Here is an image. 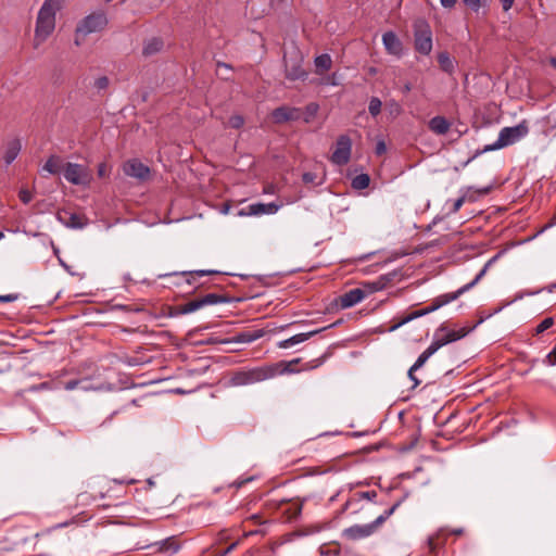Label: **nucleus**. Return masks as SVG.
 I'll return each mask as SVG.
<instances>
[{"mask_svg":"<svg viewBox=\"0 0 556 556\" xmlns=\"http://www.w3.org/2000/svg\"><path fill=\"white\" fill-rule=\"evenodd\" d=\"M415 371L413 370V366L408 369L407 376L413 381V389L420 384V380L415 376Z\"/></svg>","mask_w":556,"mask_h":556,"instance_id":"44","label":"nucleus"},{"mask_svg":"<svg viewBox=\"0 0 556 556\" xmlns=\"http://www.w3.org/2000/svg\"><path fill=\"white\" fill-rule=\"evenodd\" d=\"M399 503L387 509L382 515L378 516L372 522L367 525H354L343 531V535L349 540H361L370 536L395 511Z\"/></svg>","mask_w":556,"mask_h":556,"instance_id":"5","label":"nucleus"},{"mask_svg":"<svg viewBox=\"0 0 556 556\" xmlns=\"http://www.w3.org/2000/svg\"><path fill=\"white\" fill-rule=\"evenodd\" d=\"M219 274L217 270H192V271H181L180 275L186 276L187 283L193 285L195 282V277H202L205 275H216Z\"/></svg>","mask_w":556,"mask_h":556,"instance_id":"29","label":"nucleus"},{"mask_svg":"<svg viewBox=\"0 0 556 556\" xmlns=\"http://www.w3.org/2000/svg\"><path fill=\"white\" fill-rule=\"evenodd\" d=\"M244 124V118L241 115H232L228 119V126L235 129H239Z\"/></svg>","mask_w":556,"mask_h":556,"instance_id":"36","label":"nucleus"},{"mask_svg":"<svg viewBox=\"0 0 556 556\" xmlns=\"http://www.w3.org/2000/svg\"><path fill=\"white\" fill-rule=\"evenodd\" d=\"M457 0H440V3L445 9H452L455 7Z\"/></svg>","mask_w":556,"mask_h":556,"instance_id":"49","label":"nucleus"},{"mask_svg":"<svg viewBox=\"0 0 556 556\" xmlns=\"http://www.w3.org/2000/svg\"><path fill=\"white\" fill-rule=\"evenodd\" d=\"M429 129L435 135H445L451 127V123L443 116H434L428 123Z\"/></svg>","mask_w":556,"mask_h":556,"instance_id":"21","label":"nucleus"},{"mask_svg":"<svg viewBox=\"0 0 556 556\" xmlns=\"http://www.w3.org/2000/svg\"><path fill=\"white\" fill-rule=\"evenodd\" d=\"M4 237L3 232H0V240Z\"/></svg>","mask_w":556,"mask_h":556,"instance_id":"62","label":"nucleus"},{"mask_svg":"<svg viewBox=\"0 0 556 556\" xmlns=\"http://www.w3.org/2000/svg\"><path fill=\"white\" fill-rule=\"evenodd\" d=\"M62 0H46L37 15L35 28V47L40 46L55 28V15L62 8Z\"/></svg>","mask_w":556,"mask_h":556,"instance_id":"3","label":"nucleus"},{"mask_svg":"<svg viewBox=\"0 0 556 556\" xmlns=\"http://www.w3.org/2000/svg\"><path fill=\"white\" fill-rule=\"evenodd\" d=\"M464 4L473 12H479L480 9L486 7L490 0H463Z\"/></svg>","mask_w":556,"mask_h":556,"instance_id":"32","label":"nucleus"},{"mask_svg":"<svg viewBox=\"0 0 556 556\" xmlns=\"http://www.w3.org/2000/svg\"><path fill=\"white\" fill-rule=\"evenodd\" d=\"M500 1L502 2L503 10L508 11L513 7L515 0H500Z\"/></svg>","mask_w":556,"mask_h":556,"instance_id":"50","label":"nucleus"},{"mask_svg":"<svg viewBox=\"0 0 556 556\" xmlns=\"http://www.w3.org/2000/svg\"><path fill=\"white\" fill-rule=\"evenodd\" d=\"M106 24L108 18L103 12H94L84 17L75 30V45L80 46L88 35L102 30Z\"/></svg>","mask_w":556,"mask_h":556,"instance_id":"6","label":"nucleus"},{"mask_svg":"<svg viewBox=\"0 0 556 556\" xmlns=\"http://www.w3.org/2000/svg\"><path fill=\"white\" fill-rule=\"evenodd\" d=\"M316 73L321 74L328 70H330L332 65L331 56L327 53L320 54L314 60Z\"/></svg>","mask_w":556,"mask_h":556,"instance_id":"27","label":"nucleus"},{"mask_svg":"<svg viewBox=\"0 0 556 556\" xmlns=\"http://www.w3.org/2000/svg\"><path fill=\"white\" fill-rule=\"evenodd\" d=\"M274 123L283 124L287 122L298 121L302 117V111L299 108L287 105L279 106L271 112Z\"/></svg>","mask_w":556,"mask_h":556,"instance_id":"13","label":"nucleus"},{"mask_svg":"<svg viewBox=\"0 0 556 556\" xmlns=\"http://www.w3.org/2000/svg\"><path fill=\"white\" fill-rule=\"evenodd\" d=\"M351 505V502H346L345 508H348Z\"/></svg>","mask_w":556,"mask_h":556,"instance_id":"61","label":"nucleus"},{"mask_svg":"<svg viewBox=\"0 0 556 556\" xmlns=\"http://www.w3.org/2000/svg\"><path fill=\"white\" fill-rule=\"evenodd\" d=\"M264 192L266 193H273L274 192V187L270 185V186H267L265 189H264Z\"/></svg>","mask_w":556,"mask_h":556,"instance_id":"55","label":"nucleus"},{"mask_svg":"<svg viewBox=\"0 0 556 556\" xmlns=\"http://www.w3.org/2000/svg\"><path fill=\"white\" fill-rule=\"evenodd\" d=\"M382 42L388 53L396 56H400L402 54L403 46L399 37L395 35V33H384L382 36Z\"/></svg>","mask_w":556,"mask_h":556,"instance_id":"18","label":"nucleus"},{"mask_svg":"<svg viewBox=\"0 0 556 556\" xmlns=\"http://www.w3.org/2000/svg\"><path fill=\"white\" fill-rule=\"evenodd\" d=\"M285 72L286 77L290 80L305 79L307 72L303 68V56L298 50L285 53Z\"/></svg>","mask_w":556,"mask_h":556,"instance_id":"8","label":"nucleus"},{"mask_svg":"<svg viewBox=\"0 0 556 556\" xmlns=\"http://www.w3.org/2000/svg\"><path fill=\"white\" fill-rule=\"evenodd\" d=\"M438 343L431 342V344L418 356L417 361L413 365V370L421 368L426 362L438 351Z\"/></svg>","mask_w":556,"mask_h":556,"instance_id":"24","label":"nucleus"},{"mask_svg":"<svg viewBox=\"0 0 556 556\" xmlns=\"http://www.w3.org/2000/svg\"><path fill=\"white\" fill-rule=\"evenodd\" d=\"M370 178L367 174H359L352 180V187L356 190H363L369 186Z\"/></svg>","mask_w":556,"mask_h":556,"instance_id":"30","label":"nucleus"},{"mask_svg":"<svg viewBox=\"0 0 556 556\" xmlns=\"http://www.w3.org/2000/svg\"><path fill=\"white\" fill-rule=\"evenodd\" d=\"M108 175V166L105 163H101L98 166V176L99 177H105Z\"/></svg>","mask_w":556,"mask_h":556,"instance_id":"47","label":"nucleus"},{"mask_svg":"<svg viewBox=\"0 0 556 556\" xmlns=\"http://www.w3.org/2000/svg\"><path fill=\"white\" fill-rule=\"evenodd\" d=\"M65 164L61 156L59 155H51L47 162L45 163L42 169L48 172L49 174L55 175L64 172Z\"/></svg>","mask_w":556,"mask_h":556,"instance_id":"23","label":"nucleus"},{"mask_svg":"<svg viewBox=\"0 0 556 556\" xmlns=\"http://www.w3.org/2000/svg\"><path fill=\"white\" fill-rule=\"evenodd\" d=\"M491 263H492V260H490L483 266V268L479 271V274L476 276V278L471 282L463 286L462 288H459L455 292H450V293H445V294L437 296L435 299L432 300V302H431V304L429 306H427L426 308H422V309H418V311L412 312L410 314H408L407 316L402 318L400 321H397L396 324L392 325L389 328V331H394L397 328H400L401 326L409 323L410 320L416 319V318L421 317V316H425L427 314H430V313L439 309L440 307H442V306H444V305H446V304L457 300L462 294H464L465 292H467L468 290L473 288L481 280V278L485 275V273H486V270H488V268H489Z\"/></svg>","mask_w":556,"mask_h":556,"instance_id":"2","label":"nucleus"},{"mask_svg":"<svg viewBox=\"0 0 556 556\" xmlns=\"http://www.w3.org/2000/svg\"><path fill=\"white\" fill-rule=\"evenodd\" d=\"M22 144L18 139H13L8 142L3 155V160L7 165H10L18 155L21 152Z\"/></svg>","mask_w":556,"mask_h":556,"instance_id":"22","label":"nucleus"},{"mask_svg":"<svg viewBox=\"0 0 556 556\" xmlns=\"http://www.w3.org/2000/svg\"><path fill=\"white\" fill-rule=\"evenodd\" d=\"M384 152H386V144H384V142H383V141H379V142L377 143V147H376V153H377V154H382V153H384Z\"/></svg>","mask_w":556,"mask_h":556,"instance_id":"51","label":"nucleus"},{"mask_svg":"<svg viewBox=\"0 0 556 556\" xmlns=\"http://www.w3.org/2000/svg\"><path fill=\"white\" fill-rule=\"evenodd\" d=\"M163 48V41L160 38H151L147 40L143 45L142 53L146 56L153 55L157 52H160Z\"/></svg>","mask_w":556,"mask_h":556,"instance_id":"25","label":"nucleus"},{"mask_svg":"<svg viewBox=\"0 0 556 556\" xmlns=\"http://www.w3.org/2000/svg\"><path fill=\"white\" fill-rule=\"evenodd\" d=\"M47 387V383H41L38 387H36L37 390L45 389Z\"/></svg>","mask_w":556,"mask_h":556,"instance_id":"58","label":"nucleus"},{"mask_svg":"<svg viewBox=\"0 0 556 556\" xmlns=\"http://www.w3.org/2000/svg\"><path fill=\"white\" fill-rule=\"evenodd\" d=\"M302 179L305 184L320 185L321 181H316L317 176L314 173H304Z\"/></svg>","mask_w":556,"mask_h":556,"instance_id":"40","label":"nucleus"},{"mask_svg":"<svg viewBox=\"0 0 556 556\" xmlns=\"http://www.w3.org/2000/svg\"><path fill=\"white\" fill-rule=\"evenodd\" d=\"M489 190H490V188H484V189H482L480 192H481L482 194H486V193L489 192Z\"/></svg>","mask_w":556,"mask_h":556,"instance_id":"59","label":"nucleus"},{"mask_svg":"<svg viewBox=\"0 0 556 556\" xmlns=\"http://www.w3.org/2000/svg\"><path fill=\"white\" fill-rule=\"evenodd\" d=\"M83 383H85V380H78V379L70 380L64 384V389L67 391H72V390L77 389Z\"/></svg>","mask_w":556,"mask_h":556,"instance_id":"42","label":"nucleus"},{"mask_svg":"<svg viewBox=\"0 0 556 556\" xmlns=\"http://www.w3.org/2000/svg\"><path fill=\"white\" fill-rule=\"evenodd\" d=\"M318 110H319V106L317 103L312 102V103L307 104L304 113L302 114L303 121L306 124L311 123L317 115Z\"/></svg>","mask_w":556,"mask_h":556,"instance_id":"31","label":"nucleus"},{"mask_svg":"<svg viewBox=\"0 0 556 556\" xmlns=\"http://www.w3.org/2000/svg\"><path fill=\"white\" fill-rule=\"evenodd\" d=\"M336 324H332V325H329L327 327H324V328H320V329H316V330H312V331H308V332H304V333H298L289 339H286V340H282L278 343V348L280 349H289L295 344H299V343H302L306 340H308L309 338L314 337L315 334L317 333H320L321 331L328 329V328H331L333 327Z\"/></svg>","mask_w":556,"mask_h":556,"instance_id":"17","label":"nucleus"},{"mask_svg":"<svg viewBox=\"0 0 556 556\" xmlns=\"http://www.w3.org/2000/svg\"><path fill=\"white\" fill-rule=\"evenodd\" d=\"M351 150L352 141L350 137L341 135L337 140L336 149L331 154L330 161L339 166L348 164L351 157Z\"/></svg>","mask_w":556,"mask_h":556,"instance_id":"10","label":"nucleus"},{"mask_svg":"<svg viewBox=\"0 0 556 556\" xmlns=\"http://www.w3.org/2000/svg\"><path fill=\"white\" fill-rule=\"evenodd\" d=\"M81 389L85 391L89 390V388L87 386H81Z\"/></svg>","mask_w":556,"mask_h":556,"instance_id":"60","label":"nucleus"},{"mask_svg":"<svg viewBox=\"0 0 556 556\" xmlns=\"http://www.w3.org/2000/svg\"><path fill=\"white\" fill-rule=\"evenodd\" d=\"M445 330V327L442 326L438 329V331L434 334V340L432 342L439 344L438 350L448 343H452L464 338L469 332V330H467L466 328H462L459 330H448L444 336H440V333L444 332Z\"/></svg>","mask_w":556,"mask_h":556,"instance_id":"14","label":"nucleus"},{"mask_svg":"<svg viewBox=\"0 0 556 556\" xmlns=\"http://www.w3.org/2000/svg\"><path fill=\"white\" fill-rule=\"evenodd\" d=\"M225 302H227V299L225 296L216 293H208L200 299L192 300L184 305L178 306L177 313L182 315L190 314L204 306L215 305Z\"/></svg>","mask_w":556,"mask_h":556,"instance_id":"9","label":"nucleus"},{"mask_svg":"<svg viewBox=\"0 0 556 556\" xmlns=\"http://www.w3.org/2000/svg\"><path fill=\"white\" fill-rule=\"evenodd\" d=\"M159 551L166 553L168 555H173L179 549V544L177 543L174 536L167 538L159 543Z\"/></svg>","mask_w":556,"mask_h":556,"instance_id":"28","label":"nucleus"},{"mask_svg":"<svg viewBox=\"0 0 556 556\" xmlns=\"http://www.w3.org/2000/svg\"><path fill=\"white\" fill-rule=\"evenodd\" d=\"M299 362L300 359H293L289 363L282 362L275 365L240 369L231 375L230 384L233 387H243L271 379L278 374L294 372L295 369H293L292 366Z\"/></svg>","mask_w":556,"mask_h":556,"instance_id":"1","label":"nucleus"},{"mask_svg":"<svg viewBox=\"0 0 556 556\" xmlns=\"http://www.w3.org/2000/svg\"><path fill=\"white\" fill-rule=\"evenodd\" d=\"M123 170L126 176L146 180L150 176V168L137 159L128 160L123 165Z\"/></svg>","mask_w":556,"mask_h":556,"instance_id":"12","label":"nucleus"},{"mask_svg":"<svg viewBox=\"0 0 556 556\" xmlns=\"http://www.w3.org/2000/svg\"><path fill=\"white\" fill-rule=\"evenodd\" d=\"M441 531L442 530H440L435 535H432L428 539V546L430 553H434L435 548L440 545Z\"/></svg>","mask_w":556,"mask_h":556,"instance_id":"37","label":"nucleus"},{"mask_svg":"<svg viewBox=\"0 0 556 556\" xmlns=\"http://www.w3.org/2000/svg\"><path fill=\"white\" fill-rule=\"evenodd\" d=\"M366 290L363 288H355L340 296V306L349 308L362 302L366 298Z\"/></svg>","mask_w":556,"mask_h":556,"instance_id":"16","label":"nucleus"},{"mask_svg":"<svg viewBox=\"0 0 556 556\" xmlns=\"http://www.w3.org/2000/svg\"><path fill=\"white\" fill-rule=\"evenodd\" d=\"M551 64L554 68H556V58L551 59Z\"/></svg>","mask_w":556,"mask_h":556,"instance_id":"56","label":"nucleus"},{"mask_svg":"<svg viewBox=\"0 0 556 556\" xmlns=\"http://www.w3.org/2000/svg\"><path fill=\"white\" fill-rule=\"evenodd\" d=\"M438 63L443 72L447 74L454 73L455 63L447 52H440L438 54Z\"/></svg>","mask_w":556,"mask_h":556,"instance_id":"26","label":"nucleus"},{"mask_svg":"<svg viewBox=\"0 0 556 556\" xmlns=\"http://www.w3.org/2000/svg\"><path fill=\"white\" fill-rule=\"evenodd\" d=\"M60 218L67 227L74 229H81L88 224V218L86 216L70 212H64L63 215H60Z\"/></svg>","mask_w":556,"mask_h":556,"instance_id":"19","label":"nucleus"},{"mask_svg":"<svg viewBox=\"0 0 556 556\" xmlns=\"http://www.w3.org/2000/svg\"><path fill=\"white\" fill-rule=\"evenodd\" d=\"M415 49L417 52L428 55L432 51V30L425 18L414 22Z\"/></svg>","mask_w":556,"mask_h":556,"instance_id":"7","label":"nucleus"},{"mask_svg":"<svg viewBox=\"0 0 556 556\" xmlns=\"http://www.w3.org/2000/svg\"><path fill=\"white\" fill-rule=\"evenodd\" d=\"M545 363L551 366L556 365V346L546 355Z\"/></svg>","mask_w":556,"mask_h":556,"instance_id":"43","label":"nucleus"},{"mask_svg":"<svg viewBox=\"0 0 556 556\" xmlns=\"http://www.w3.org/2000/svg\"><path fill=\"white\" fill-rule=\"evenodd\" d=\"M282 206V204H278V203H275V202H271V203H253L251 205L248 206V211L244 212L243 210H241L239 212V215H249V216H252V215H263V214H275L279 211V208Z\"/></svg>","mask_w":556,"mask_h":556,"instance_id":"15","label":"nucleus"},{"mask_svg":"<svg viewBox=\"0 0 556 556\" xmlns=\"http://www.w3.org/2000/svg\"><path fill=\"white\" fill-rule=\"evenodd\" d=\"M319 84L321 85H332V86H336L337 85V81H336V74L331 75V76H328L326 78H323Z\"/></svg>","mask_w":556,"mask_h":556,"instance_id":"46","label":"nucleus"},{"mask_svg":"<svg viewBox=\"0 0 556 556\" xmlns=\"http://www.w3.org/2000/svg\"><path fill=\"white\" fill-rule=\"evenodd\" d=\"M264 336V331L258 329L254 331H243L231 339L227 340V343H251Z\"/></svg>","mask_w":556,"mask_h":556,"instance_id":"20","label":"nucleus"},{"mask_svg":"<svg viewBox=\"0 0 556 556\" xmlns=\"http://www.w3.org/2000/svg\"><path fill=\"white\" fill-rule=\"evenodd\" d=\"M529 132V127L526 121H522L516 126L504 127L498 134L497 140L484 147L483 152L494 151L511 146L526 137Z\"/></svg>","mask_w":556,"mask_h":556,"instance_id":"4","label":"nucleus"},{"mask_svg":"<svg viewBox=\"0 0 556 556\" xmlns=\"http://www.w3.org/2000/svg\"><path fill=\"white\" fill-rule=\"evenodd\" d=\"M466 200H467L466 194H463V195H462V197H459L457 200H455V201L453 202V205H452V208H451V211H450V214H455V213H457V212L460 210V207L463 206V204L466 202Z\"/></svg>","mask_w":556,"mask_h":556,"instance_id":"38","label":"nucleus"},{"mask_svg":"<svg viewBox=\"0 0 556 556\" xmlns=\"http://www.w3.org/2000/svg\"><path fill=\"white\" fill-rule=\"evenodd\" d=\"M381 100L377 97H372L369 101L368 111L372 116H377L381 112Z\"/></svg>","mask_w":556,"mask_h":556,"instance_id":"33","label":"nucleus"},{"mask_svg":"<svg viewBox=\"0 0 556 556\" xmlns=\"http://www.w3.org/2000/svg\"><path fill=\"white\" fill-rule=\"evenodd\" d=\"M412 90V84L410 83H406L404 86H403V92L404 93H408L410 92Z\"/></svg>","mask_w":556,"mask_h":556,"instance_id":"54","label":"nucleus"},{"mask_svg":"<svg viewBox=\"0 0 556 556\" xmlns=\"http://www.w3.org/2000/svg\"><path fill=\"white\" fill-rule=\"evenodd\" d=\"M554 325V319L552 317L544 318L534 330L535 334L543 333L545 330L549 329Z\"/></svg>","mask_w":556,"mask_h":556,"instance_id":"34","label":"nucleus"},{"mask_svg":"<svg viewBox=\"0 0 556 556\" xmlns=\"http://www.w3.org/2000/svg\"><path fill=\"white\" fill-rule=\"evenodd\" d=\"M64 178L73 185H87L90 181V174L86 166L76 163H66Z\"/></svg>","mask_w":556,"mask_h":556,"instance_id":"11","label":"nucleus"},{"mask_svg":"<svg viewBox=\"0 0 556 556\" xmlns=\"http://www.w3.org/2000/svg\"><path fill=\"white\" fill-rule=\"evenodd\" d=\"M236 545H237V543L230 544L219 556L227 555L228 553H230L236 547Z\"/></svg>","mask_w":556,"mask_h":556,"instance_id":"52","label":"nucleus"},{"mask_svg":"<svg viewBox=\"0 0 556 556\" xmlns=\"http://www.w3.org/2000/svg\"><path fill=\"white\" fill-rule=\"evenodd\" d=\"M18 197H20V200L25 204L29 203L33 199L31 192L27 189H21Z\"/></svg>","mask_w":556,"mask_h":556,"instance_id":"41","label":"nucleus"},{"mask_svg":"<svg viewBox=\"0 0 556 556\" xmlns=\"http://www.w3.org/2000/svg\"><path fill=\"white\" fill-rule=\"evenodd\" d=\"M451 533L454 534V535H462L464 533V529L463 528H456V529L451 530Z\"/></svg>","mask_w":556,"mask_h":556,"instance_id":"53","label":"nucleus"},{"mask_svg":"<svg viewBox=\"0 0 556 556\" xmlns=\"http://www.w3.org/2000/svg\"><path fill=\"white\" fill-rule=\"evenodd\" d=\"M17 299V295L16 294H5V295H0V302L2 303H9V302H13Z\"/></svg>","mask_w":556,"mask_h":556,"instance_id":"48","label":"nucleus"},{"mask_svg":"<svg viewBox=\"0 0 556 556\" xmlns=\"http://www.w3.org/2000/svg\"><path fill=\"white\" fill-rule=\"evenodd\" d=\"M356 495L359 496V498H366V500L370 501L374 497H376L377 494L375 491H366V492H359Z\"/></svg>","mask_w":556,"mask_h":556,"instance_id":"45","label":"nucleus"},{"mask_svg":"<svg viewBox=\"0 0 556 556\" xmlns=\"http://www.w3.org/2000/svg\"><path fill=\"white\" fill-rule=\"evenodd\" d=\"M556 224V215L553 217V219L551 220V223L548 224V226H553Z\"/></svg>","mask_w":556,"mask_h":556,"instance_id":"57","label":"nucleus"},{"mask_svg":"<svg viewBox=\"0 0 556 556\" xmlns=\"http://www.w3.org/2000/svg\"><path fill=\"white\" fill-rule=\"evenodd\" d=\"M362 288L366 290V295H368L381 290L383 288V283H381L380 281L366 282L363 285Z\"/></svg>","mask_w":556,"mask_h":556,"instance_id":"35","label":"nucleus"},{"mask_svg":"<svg viewBox=\"0 0 556 556\" xmlns=\"http://www.w3.org/2000/svg\"><path fill=\"white\" fill-rule=\"evenodd\" d=\"M109 84H110L109 78L106 76H102V77H99L96 79L94 87L98 90H103L109 87Z\"/></svg>","mask_w":556,"mask_h":556,"instance_id":"39","label":"nucleus"}]
</instances>
